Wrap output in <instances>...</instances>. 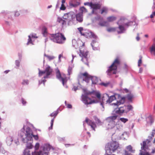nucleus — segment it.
<instances>
[{
  "instance_id": "obj_63",
  "label": "nucleus",
  "mask_w": 155,
  "mask_h": 155,
  "mask_svg": "<svg viewBox=\"0 0 155 155\" xmlns=\"http://www.w3.org/2000/svg\"><path fill=\"white\" fill-rule=\"evenodd\" d=\"M124 92H125L126 93H127L129 92L128 90L127 89H124Z\"/></svg>"
},
{
  "instance_id": "obj_59",
  "label": "nucleus",
  "mask_w": 155,
  "mask_h": 155,
  "mask_svg": "<svg viewBox=\"0 0 155 155\" xmlns=\"http://www.w3.org/2000/svg\"><path fill=\"white\" fill-rule=\"evenodd\" d=\"M23 105L25 104L26 103V102L24 100L23 98L21 99Z\"/></svg>"
},
{
  "instance_id": "obj_38",
  "label": "nucleus",
  "mask_w": 155,
  "mask_h": 155,
  "mask_svg": "<svg viewBox=\"0 0 155 155\" xmlns=\"http://www.w3.org/2000/svg\"><path fill=\"white\" fill-rule=\"evenodd\" d=\"M44 55L47 57L49 61L53 60L54 58V57L53 56L48 55L45 54Z\"/></svg>"
},
{
  "instance_id": "obj_8",
  "label": "nucleus",
  "mask_w": 155,
  "mask_h": 155,
  "mask_svg": "<svg viewBox=\"0 0 155 155\" xmlns=\"http://www.w3.org/2000/svg\"><path fill=\"white\" fill-rule=\"evenodd\" d=\"M52 69L49 66L47 67L45 71H41L40 70H39L38 75L39 77L41 76L43 74H45V75L44 77L45 79L49 77L52 73Z\"/></svg>"
},
{
  "instance_id": "obj_34",
  "label": "nucleus",
  "mask_w": 155,
  "mask_h": 155,
  "mask_svg": "<svg viewBox=\"0 0 155 155\" xmlns=\"http://www.w3.org/2000/svg\"><path fill=\"white\" fill-rule=\"evenodd\" d=\"M78 29L81 35L84 36L85 35V34L82 32V31L83 30V28L82 27L78 28Z\"/></svg>"
},
{
  "instance_id": "obj_21",
  "label": "nucleus",
  "mask_w": 155,
  "mask_h": 155,
  "mask_svg": "<svg viewBox=\"0 0 155 155\" xmlns=\"http://www.w3.org/2000/svg\"><path fill=\"white\" fill-rule=\"evenodd\" d=\"M107 19L108 22H111L115 20L116 19V18L114 16H111L107 17Z\"/></svg>"
},
{
  "instance_id": "obj_10",
  "label": "nucleus",
  "mask_w": 155,
  "mask_h": 155,
  "mask_svg": "<svg viewBox=\"0 0 155 155\" xmlns=\"http://www.w3.org/2000/svg\"><path fill=\"white\" fill-rule=\"evenodd\" d=\"M50 150V146L49 145H45L43 147V153L41 151H40L39 152L35 151L32 152V155H48V152Z\"/></svg>"
},
{
  "instance_id": "obj_51",
  "label": "nucleus",
  "mask_w": 155,
  "mask_h": 155,
  "mask_svg": "<svg viewBox=\"0 0 155 155\" xmlns=\"http://www.w3.org/2000/svg\"><path fill=\"white\" fill-rule=\"evenodd\" d=\"M39 147V144L38 143H37L35 147V149L36 150H38Z\"/></svg>"
},
{
  "instance_id": "obj_45",
  "label": "nucleus",
  "mask_w": 155,
  "mask_h": 155,
  "mask_svg": "<svg viewBox=\"0 0 155 155\" xmlns=\"http://www.w3.org/2000/svg\"><path fill=\"white\" fill-rule=\"evenodd\" d=\"M66 8V7L65 6L64 4H61V6L60 8V9L62 10H64Z\"/></svg>"
},
{
  "instance_id": "obj_20",
  "label": "nucleus",
  "mask_w": 155,
  "mask_h": 155,
  "mask_svg": "<svg viewBox=\"0 0 155 155\" xmlns=\"http://www.w3.org/2000/svg\"><path fill=\"white\" fill-rule=\"evenodd\" d=\"M108 11V8L106 7H103L101 10V14H102L104 13L106 14Z\"/></svg>"
},
{
  "instance_id": "obj_60",
  "label": "nucleus",
  "mask_w": 155,
  "mask_h": 155,
  "mask_svg": "<svg viewBox=\"0 0 155 155\" xmlns=\"http://www.w3.org/2000/svg\"><path fill=\"white\" fill-rule=\"evenodd\" d=\"M20 15V14L18 12H15V16H18Z\"/></svg>"
},
{
  "instance_id": "obj_58",
  "label": "nucleus",
  "mask_w": 155,
  "mask_h": 155,
  "mask_svg": "<svg viewBox=\"0 0 155 155\" xmlns=\"http://www.w3.org/2000/svg\"><path fill=\"white\" fill-rule=\"evenodd\" d=\"M140 155H150V154L149 153H148L146 152L144 153H141Z\"/></svg>"
},
{
  "instance_id": "obj_62",
  "label": "nucleus",
  "mask_w": 155,
  "mask_h": 155,
  "mask_svg": "<svg viewBox=\"0 0 155 155\" xmlns=\"http://www.w3.org/2000/svg\"><path fill=\"white\" fill-rule=\"evenodd\" d=\"M136 39L137 41H139L140 39V38L139 36V34L138 33L137 34V36L136 38Z\"/></svg>"
},
{
  "instance_id": "obj_47",
  "label": "nucleus",
  "mask_w": 155,
  "mask_h": 155,
  "mask_svg": "<svg viewBox=\"0 0 155 155\" xmlns=\"http://www.w3.org/2000/svg\"><path fill=\"white\" fill-rule=\"evenodd\" d=\"M54 121V119H53L51 120V126L49 127V129L51 130L52 129V127L53 125V123Z\"/></svg>"
},
{
  "instance_id": "obj_43",
  "label": "nucleus",
  "mask_w": 155,
  "mask_h": 155,
  "mask_svg": "<svg viewBox=\"0 0 155 155\" xmlns=\"http://www.w3.org/2000/svg\"><path fill=\"white\" fill-rule=\"evenodd\" d=\"M112 152L109 151V150H106L105 155H115L114 154H112Z\"/></svg>"
},
{
  "instance_id": "obj_3",
  "label": "nucleus",
  "mask_w": 155,
  "mask_h": 155,
  "mask_svg": "<svg viewBox=\"0 0 155 155\" xmlns=\"http://www.w3.org/2000/svg\"><path fill=\"white\" fill-rule=\"evenodd\" d=\"M84 94L82 95L81 98L82 101L85 104L88 105L96 103L94 100H92L89 97V95H91L93 94V92L84 91Z\"/></svg>"
},
{
  "instance_id": "obj_15",
  "label": "nucleus",
  "mask_w": 155,
  "mask_h": 155,
  "mask_svg": "<svg viewBox=\"0 0 155 155\" xmlns=\"http://www.w3.org/2000/svg\"><path fill=\"white\" fill-rule=\"evenodd\" d=\"M76 20L79 22H81L83 21V15L82 13H79L76 15Z\"/></svg>"
},
{
  "instance_id": "obj_57",
  "label": "nucleus",
  "mask_w": 155,
  "mask_h": 155,
  "mask_svg": "<svg viewBox=\"0 0 155 155\" xmlns=\"http://www.w3.org/2000/svg\"><path fill=\"white\" fill-rule=\"evenodd\" d=\"M15 64H16V65L17 67H18L19 66V64H20L19 61L18 60H16L15 61Z\"/></svg>"
},
{
  "instance_id": "obj_40",
  "label": "nucleus",
  "mask_w": 155,
  "mask_h": 155,
  "mask_svg": "<svg viewBox=\"0 0 155 155\" xmlns=\"http://www.w3.org/2000/svg\"><path fill=\"white\" fill-rule=\"evenodd\" d=\"M58 113V112L57 111H55L51 114L50 116L51 117H54V118H55L57 115Z\"/></svg>"
},
{
  "instance_id": "obj_52",
  "label": "nucleus",
  "mask_w": 155,
  "mask_h": 155,
  "mask_svg": "<svg viewBox=\"0 0 155 155\" xmlns=\"http://www.w3.org/2000/svg\"><path fill=\"white\" fill-rule=\"evenodd\" d=\"M65 103L66 104V106H67V107L68 108H72V106L71 105V104H66V101H65Z\"/></svg>"
},
{
  "instance_id": "obj_53",
  "label": "nucleus",
  "mask_w": 155,
  "mask_h": 155,
  "mask_svg": "<svg viewBox=\"0 0 155 155\" xmlns=\"http://www.w3.org/2000/svg\"><path fill=\"white\" fill-rule=\"evenodd\" d=\"M24 134V133L23 132H22L20 134V136H21V137L22 138V140L24 142V141L25 140V138H24L23 137V135Z\"/></svg>"
},
{
  "instance_id": "obj_44",
  "label": "nucleus",
  "mask_w": 155,
  "mask_h": 155,
  "mask_svg": "<svg viewBox=\"0 0 155 155\" xmlns=\"http://www.w3.org/2000/svg\"><path fill=\"white\" fill-rule=\"evenodd\" d=\"M28 42L27 43V44H33L32 43V40L31 38V36L30 35H29L28 36Z\"/></svg>"
},
{
  "instance_id": "obj_9",
  "label": "nucleus",
  "mask_w": 155,
  "mask_h": 155,
  "mask_svg": "<svg viewBox=\"0 0 155 155\" xmlns=\"http://www.w3.org/2000/svg\"><path fill=\"white\" fill-rule=\"evenodd\" d=\"M56 78L60 81H61L63 86L67 81V78L65 74H61L58 69H56Z\"/></svg>"
},
{
  "instance_id": "obj_11",
  "label": "nucleus",
  "mask_w": 155,
  "mask_h": 155,
  "mask_svg": "<svg viewBox=\"0 0 155 155\" xmlns=\"http://www.w3.org/2000/svg\"><path fill=\"white\" fill-rule=\"evenodd\" d=\"M116 99V97L115 95H113L109 96L108 94H104L102 97L103 101H105L107 103H110Z\"/></svg>"
},
{
  "instance_id": "obj_46",
  "label": "nucleus",
  "mask_w": 155,
  "mask_h": 155,
  "mask_svg": "<svg viewBox=\"0 0 155 155\" xmlns=\"http://www.w3.org/2000/svg\"><path fill=\"white\" fill-rule=\"evenodd\" d=\"M28 84V80H23L22 82L23 85H27Z\"/></svg>"
},
{
  "instance_id": "obj_6",
  "label": "nucleus",
  "mask_w": 155,
  "mask_h": 155,
  "mask_svg": "<svg viewBox=\"0 0 155 155\" xmlns=\"http://www.w3.org/2000/svg\"><path fill=\"white\" fill-rule=\"evenodd\" d=\"M133 109V107L131 105H124L119 108L118 110L116 111V113L118 114L127 113L130 110H132Z\"/></svg>"
},
{
  "instance_id": "obj_26",
  "label": "nucleus",
  "mask_w": 155,
  "mask_h": 155,
  "mask_svg": "<svg viewBox=\"0 0 155 155\" xmlns=\"http://www.w3.org/2000/svg\"><path fill=\"white\" fill-rule=\"evenodd\" d=\"M57 21L58 23L61 24L62 25L65 24V21L61 18H58Z\"/></svg>"
},
{
  "instance_id": "obj_28",
  "label": "nucleus",
  "mask_w": 155,
  "mask_h": 155,
  "mask_svg": "<svg viewBox=\"0 0 155 155\" xmlns=\"http://www.w3.org/2000/svg\"><path fill=\"white\" fill-rule=\"evenodd\" d=\"M148 147L147 145L146 142L145 141H143V145L141 147L142 150H146V149Z\"/></svg>"
},
{
  "instance_id": "obj_32",
  "label": "nucleus",
  "mask_w": 155,
  "mask_h": 155,
  "mask_svg": "<svg viewBox=\"0 0 155 155\" xmlns=\"http://www.w3.org/2000/svg\"><path fill=\"white\" fill-rule=\"evenodd\" d=\"M150 52L151 54L155 55V45L152 46L150 48Z\"/></svg>"
},
{
  "instance_id": "obj_55",
  "label": "nucleus",
  "mask_w": 155,
  "mask_h": 155,
  "mask_svg": "<svg viewBox=\"0 0 155 155\" xmlns=\"http://www.w3.org/2000/svg\"><path fill=\"white\" fill-rule=\"evenodd\" d=\"M142 63V59L141 58H140L138 61V66L140 67Z\"/></svg>"
},
{
  "instance_id": "obj_18",
  "label": "nucleus",
  "mask_w": 155,
  "mask_h": 155,
  "mask_svg": "<svg viewBox=\"0 0 155 155\" xmlns=\"http://www.w3.org/2000/svg\"><path fill=\"white\" fill-rule=\"evenodd\" d=\"M88 54V52L87 51H85L81 49L80 50L79 55L81 57L83 58L87 57Z\"/></svg>"
},
{
  "instance_id": "obj_1",
  "label": "nucleus",
  "mask_w": 155,
  "mask_h": 155,
  "mask_svg": "<svg viewBox=\"0 0 155 155\" xmlns=\"http://www.w3.org/2000/svg\"><path fill=\"white\" fill-rule=\"evenodd\" d=\"M78 79L79 81H84L87 83H88L90 80H91L92 84H96L97 82V77L91 76L87 72L80 73L78 75Z\"/></svg>"
},
{
  "instance_id": "obj_17",
  "label": "nucleus",
  "mask_w": 155,
  "mask_h": 155,
  "mask_svg": "<svg viewBox=\"0 0 155 155\" xmlns=\"http://www.w3.org/2000/svg\"><path fill=\"white\" fill-rule=\"evenodd\" d=\"M72 13L71 12H69L65 14L63 16V18L65 19L69 20L72 18Z\"/></svg>"
},
{
  "instance_id": "obj_42",
  "label": "nucleus",
  "mask_w": 155,
  "mask_h": 155,
  "mask_svg": "<svg viewBox=\"0 0 155 155\" xmlns=\"http://www.w3.org/2000/svg\"><path fill=\"white\" fill-rule=\"evenodd\" d=\"M26 147L27 148L30 149L32 148L33 146L31 143H27Z\"/></svg>"
},
{
  "instance_id": "obj_35",
  "label": "nucleus",
  "mask_w": 155,
  "mask_h": 155,
  "mask_svg": "<svg viewBox=\"0 0 155 155\" xmlns=\"http://www.w3.org/2000/svg\"><path fill=\"white\" fill-rule=\"evenodd\" d=\"M110 84V83L109 82H101L100 84V85L102 86H103L105 87H107Z\"/></svg>"
},
{
  "instance_id": "obj_49",
  "label": "nucleus",
  "mask_w": 155,
  "mask_h": 155,
  "mask_svg": "<svg viewBox=\"0 0 155 155\" xmlns=\"http://www.w3.org/2000/svg\"><path fill=\"white\" fill-rule=\"evenodd\" d=\"M42 30L44 34H45L47 33V28L45 27H43L42 28Z\"/></svg>"
},
{
  "instance_id": "obj_2",
  "label": "nucleus",
  "mask_w": 155,
  "mask_h": 155,
  "mask_svg": "<svg viewBox=\"0 0 155 155\" xmlns=\"http://www.w3.org/2000/svg\"><path fill=\"white\" fill-rule=\"evenodd\" d=\"M50 38L53 41L60 44L64 43L66 40L64 35L61 33L51 35Z\"/></svg>"
},
{
  "instance_id": "obj_12",
  "label": "nucleus",
  "mask_w": 155,
  "mask_h": 155,
  "mask_svg": "<svg viewBox=\"0 0 155 155\" xmlns=\"http://www.w3.org/2000/svg\"><path fill=\"white\" fill-rule=\"evenodd\" d=\"M89 5L93 9L92 13H94V10L100 9L101 6L102 4L99 3H93L92 2L88 3Z\"/></svg>"
},
{
  "instance_id": "obj_39",
  "label": "nucleus",
  "mask_w": 155,
  "mask_h": 155,
  "mask_svg": "<svg viewBox=\"0 0 155 155\" xmlns=\"http://www.w3.org/2000/svg\"><path fill=\"white\" fill-rule=\"evenodd\" d=\"M133 97V96L131 94H129L127 95V99L129 101H131Z\"/></svg>"
},
{
  "instance_id": "obj_5",
  "label": "nucleus",
  "mask_w": 155,
  "mask_h": 155,
  "mask_svg": "<svg viewBox=\"0 0 155 155\" xmlns=\"http://www.w3.org/2000/svg\"><path fill=\"white\" fill-rule=\"evenodd\" d=\"M120 149L119 144L116 142H113L109 143L106 150H109L110 152L114 153Z\"/></svg>"
},
{
  "instance_id": "obj_29",
  "label": "nucleus",
  "mask_w": 155,
  "mask_h": 155,
  "mask_svg": "<svg viewBox=\"0 0 155 155\" xmlns=\"http://www.w3.org/2000/svg\"><path fill=\"white\" fill-rule=\"evenodd\" d=\"M94 119L97 124L99 125L101 124L102 122L97 117L94 116Z\"/></svg>"
},
{
  "instance_id": "obj_27",
  "label": "nucleus",
  "mask_w": 155,
  "mask_h": 155,
  "mask_svg": "<svg viewBox=\"0 0 155 155\" xmlns=\"http://www.w3.org/2000/svg\"><path fill=\"white\" fill-rule=\"evenodd\" d=\"M13 141V139L10 137H8L7 138L6 142L8 145H10Z\"/></svg>"
},
{
  "instance_id": "obj_48",
  "label": "nucleus",
  "mask_w": 155,
  "mask_h": 155,
  "mask_svg": "<svg viewBox=\"0 0 155 155\" xmlns=\"http://www.w3.org/2000/svg\"><path fill=\"white\" fill-rule=\"evenodd\" d=\"M95 96L97 97L99 99H100L101 97V95L100 94L99 92H96L95 94Z\"/></svg>"
},
{
  "instance_id": "obj_19",
  "label": "nucleus",
  "mask_w": 155,
  "mask_h": 155,
  "mask_svg": "<svg viewBox=\"0 0 155 155\" xmlns=\"http://www.w3.org/2000/svg\"><path fill=\"white\" fill-rule=\"evenodd\" d=\"M125 101V97H122L121 99L118 101H117L116 103H114L113 104L114 105H117V106H118L121 104H124Z\"/></svg>"
},
{
  "instance_id": "obj_56",
  "label": "nucleus",
  "mask_w": 155,
  "mask_h": 155,
  "mask_svg": "<svg viewBox=\"0 0 155 155\" xmlns=\"http://www.w3.org/2000/svg\"><path fill=\"white\" fill-rule=\"evenodd\" d=\"M31 36L32 38H37L38 37L36 36V35L35 34H32L31 35Z\"/></svg>"
},
{
  "instance_id": "obj_16",
  "label": "nucleus",
  "mask_w": 155,
  "mask_h": 155,
  "mask_svg": "<svg viewBox=\"0 0 155 155\" xmlns=\"http://www.w3.org/2000/svg\"><path fill=\"white\" fill-rule=\"evenodd\" d=\"M80 4L79 2L72 1L69 2V5L71 7H76L79 5Z\"/></svg>"
},
{
  "instance_id": "obj_50",
  "label": "nucleus",
  "mask_w": 155,
  "mask_h": 155,
  "mask_svg": "<svg viewBox=\"0 0 155 155\" xmlns=\"http://www.w3.org/2000/svg\"><path fill=\"white\" fill-rule=\"evenodd\" d=\"M130 153L126 150L124 151V153L123 154V155H130Z\"/></svg>"
},
{
  "instance_id": "obj_33",
  "label": "nucleus",
  "mask_w": 155,
  "mask_h": 155,
  "mask_svg": "<svg viewBox=\"0 0 155 155\" xmlns=\"http://www.w3.org/2000/svg\"><path fill=\"white\" fill-rule=\"evenodd\" d=\"M118 28L120 30V31L118 32V33H122L124 30V27L122 25H119V26Z\"/></svg>"
},
{
  "instance_id": "obj_14",
  "label": "nucleus",
  "mask_w": 155,
  "mask_h": 155,
  "mask_svg": "<svg viewBox=\"0 0 155 155\" xmlns=\"http://www.w3.org/2000/svg\"><path fill=\"white\" fill-rule=\"evenodd\" d=\"M25 136L26 138L28 140H31L32 139V132L31 130L29 127L26 129Z\"/></svg>"
},
{
  "instance_id": "obj_36",
  "label": "nucleus",
  "mask_w": 155,
  "mask_h": 155,
  "mask_svg": "<svg viewBox=\"0 0 155 155\" xmlns=\"http://www.w3.org/2000/svg\"><path fill=\"white\" fill-rule=\"evenodd\" d=\"M72 67L69 66L68 68V75H70L72 74Z\"/></svg>"
},
{
  "instance_id": "obj_31",
  "label": "nucleus",
  "mask_w": 155,
  "mask_h": 155,
  "mask_svg": "<svg viewBox=\"0 0 155 155\" xmlns=\"http://www.w3.org/2000/svg\"><path fill=\"white\" fill-rule=\"evenodd\" d=\"M116 28L114 27H109L107 29V31L109 32H114L116 31Z\"/></svg>"
},
{
  "instance_id": "obj_4",
  "label": "nucleus",
  "mask_w": 155,
  "mask_h": 155,
  "mask_svg": "<svg viewBox=\"0 0 155 155\" xmlns=\"http://www.w3.org/2000/svg\"><path fill=\"white\" fill-rule=\"evenodd\" d=\"M120 64V60L118 57H117L112 64L109 68L107 72L109 73H112L113 74H116L117 73V67Z\"/></svg>"
},
{
  "instance_id": "obj_25",
  "label": "nucleus",
  "mask_w": 155,
  "mask_h": 155,
  "mask_svg": "<svg viewBox=\"0 0 155 155\" xmlns=\"http://www.w3.org/2000/svg\"><path fill=\"white\" fill-rule=\"evenodd\" d=\"M115 126L117 129L119 130L121 129L123 127V125L122 124L119 122H118L117 124H115Z\"/></svg>"
},
{
  "instance_id": "obj_64",
  "label": "nucleus",
  "mask_w": 155,
  "mask_h": 155,
  "mask_svg": "<svg viewBox=\"0 0 155 155\" xmlns=\"http://www.w3.org/2000/svg\"><path fill=\"white\" fill-rule=\"evenodd\" d=\"M151 153H155V149H153L151 152Z\"/></svg>"
},
{
  "instance_id": "obj_37",
  "label": "nucleus",
  "mask_w": 155,
  "mask_h": 155,
  "mask_svg": "<svg viewBox=\"0 0 155 155\" xmlns=\"http://www.w3.org/2000/svg\"><path fill=\"white\" fill-rule=\"evenodd\" d=\"M120 120L123 123H125L127 122L128 120L127 118L121 117L120 118Z\"/></svg>"
},
{
  "instance_id": "obj_7",
  "label": "nucleus",
  "mask_w": 155,
  "mask_h": 155,
  "mask_svg": "<svg viewBox=\"0 0 155 155\" xmlns=\"http://www.w3.org/2000/svg\"><path fill=\"white\" fill-rule=\"evenodd\" d=\"M117 117V115L111 116L107 117L106 119V121L108 123V128L111 129L114 128L115 126V122L114 121Z\"/></svg>"
},
{
  "instance_id": "obj_23",
  "label": "nucleus",
  "mask_w": 155,
  "mask_h": 155,
  "mask_svg": "<svg viewBox=\"0 0 155 155\" xmlns=\"http://www.w3.org/2000/svg\"><path fill=\"white\" fill-rule=\"evenodd\" d=\"M98 25L102 27L107 26V21H99L98 24Z\"/></svg>"
},
{
  "instance_id": "obj_24",
  "label": "nucleus",
  "mask_w": 155,
  "mask_h": 155,
  "mask_svg": "<svg viewBox=\"0 0 155 155\" xmlns=\"http://www.w3.org/2000/svg\"><path fill=\"white\" fill-rule=\"evenodd\" d=\"M82 61L87 66H89V64L88 61V58L87 57L82 58L81 59Z\"/></svg>"
},
{
  "instance_id": "obj_41",
  "label": "nucleus",
  "mask_w": 155,
  "mask_h": 155,
  "mask_svg": "<svg viewBox=\"0 0 155 155\" xmlns=\"http://www.w3.org/2000/svg\"><path fill=\"white\" fill-rule=\"evenodd\" d=\"M24 155H30V151L27 149L25 150L23 152Z\"/></svg>"
},
{
  "instance_id": "obj_30",
  "label": "nucleus",
  "mask_w": 155,
  "mask_h": 155,
  "mask_svg": "<svg viewBox=\"0 0 155 155\" xmlns=\"http://www.w3.org/2000/svg\"><path fill=\"white\" fill-rule=\"evenodd\" d=\"M80 10L81 12L80 13H82V15L83 13H87V9L84 7H81L80 8Z\"/></svg>"
},
{
  "instance_id": "obj_13",
  "label": "nucleus",
  "mask_w": 155,
  "mask_h": 155,
  "mask_svg": "<svg viewBox=\"0 0 155 155\" xmlns=\"http://www.w3.org/2000/svg\"><path fill=\"white\" fill-rule=\"evenodd\" d=\"M85 122L88 125L91 127L94 130H95V128L97 127V125L95 122L90 120L87 117L86 118Z\"/></svg>"
},
{
  "instance_id": "obj_22",
  "label": "nucleus",
  "mask_w": 155,
  "mask_h": 155,
  "mask_svg": "<svg viewBox=\"0 0 155 155\" xmlns=\"http://www.w3.org/2000/svg\"><path fill=\"white\" fill-rule=\"evenodd\" d=\"M126 149L130 153H134L135 152V150H133V147L130 145L127 146L126 147Z\"/></svg>"
},
{
  "instance_id": "obj_54",
  "label": "nucleus",
  "mask_w": 155,
  "mask_h": 155,
  "mask_svg": "<svg viewBox=\"0 0 155 155\" xmlns=\"http://www.w3.org/2000/svg\"><path fill=\"white\" fill-rule=\"evenodd\" d=\"M33 137L35 140H38V135H34L32 134V137Z\"/></svg>"
},
{
  "instance_id": "obj_61",
  "label": "nucleus",
  "mask_w": 155,
  "mask_h": 155,
  "mask_svg": "<svg viewBox=\"0 0 155 155\" xmlns=\"http://www.w3.org/2000/svg\"><path fill=\"white\" fill-rule=\"evenodd\" d=\"M155 16V12H153L152 14L150 15V17L151 18H152L153 17V16Z\"/></svg>"
}]
</instances>
